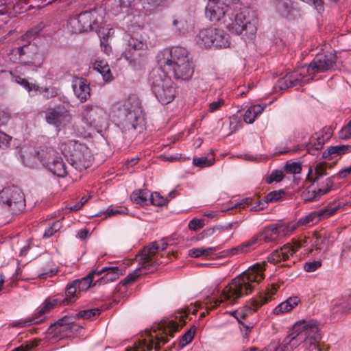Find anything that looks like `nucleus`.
I'll return each mask as SVG.
<instances>
[{"instance_id": "nucleus-1", "label": "nucleus", "mask_w": 351, "mask_h": 351, "mask_svg": "<svg viewBox=\"0 0 351 351\" xmlns=\"http://www.w3.org/2000/svg\"><path fill=\"white\" fill-rule=\"evenodd\" d=\"M161 72L171 73L173 76L182 80H189L194 73L193 62L189 57L187 50L181 47L166 48L158 56Z\"/></svg>"}, {"instance_id": "nucleus-2", "label": "nucleus", "mask_w": 351, "mask_h": 351, "mask_svg": "<svg viewBox=\"0 0 351 351\" xmlns=\"http://www.w3.org/2000/svg\"><path fill=\"white\" fill-rule=\"evenodd\" d=\"M265 262L257 263L232 279L223 288L221 300L235 302L243 295L251 293L254 289L253 283H259L265 278Z\"/></svg>"}, {"instance_id": "nucleus-3", "label": "nucleus", "mask_w": 351, "mask_h": 351, "mask_svg": "<svg viewBox=\"0 0 351 351\" xmlns=\"http://www.w3.org/2000/svg\"><path fill=\"white\" fill-rule=\"evenodd\" d=\"M186 312L180 315L179 322L170 320L168 322H163L158 324V328L153 330V333H149L147 337L135 343L133 348H130L125 351H152L153 348L156 351L159 350L162 346L167 341V336L173 337V333L178 332L186 324L185 318Z\"/></svg>"}, {"instance_id": "nucleus-4", "label": "nucleus", "mask_w": 351, "mask_h": 351, "mask_svg": "<svg viewBox=\"0 0 351 351\" xmlns=\"http://www.w3.org/2000/svg\"><path fill=\"white\" fill-rule=\"evenodd\" d=\"M328 237L320 232H313L311 237H304L301 241H295L293 245L287 243L273 252L268 257L269 262L277 263L287 260L300 247H306L309 253L314 250L320 251L326 245Z\"/></svg>"}, {"instance_id": "nucleus-5", "label": "nucleus", "mask_w": 351, "mask_h": 351, "mask_svg": "<svg viewBox=\"0 0 351 351\" xmlns=\"http://www.w3.org/2000/svg\"><path fill=\"white\" fill-rule=\"evenodd\" d=\"M62 152L70 157L71 165L79 171L90 167L94 160L91 150L85 145L75 140H68L61 145Z\"/></svg>"}, {"instance_id": "nucleus-6", "label": "nucleus", "mask_w": 351, "mask_h": 351, "mask_svg": "<svg viewBox=\"0 0 351 351\" xmlns=\"http://www.w3.org/2000/svg\"><path fill=\"white\" fill-rule=\"evenodd\" d=\"M300 336V339H304L305 341H308L310 344L314 345L321 339L319 328L315 324L300 321L293 326L291 332L285 338L275 351H288L289 345Z\"/></svg>"}, {"instance_id": "nucleus-7", "label": "nucleus", "mask_w": 351, "mask_h": 351, "mask_svg": "<svg viewBox=\"0 0 351 351\" xmlns=\"http://www.w3.org/2000/svg\"><path fill=\"white\" fill-rule=\"evenodd\" d=\"M0 206L2 215H19L25 207V195L22 191L16 186L4 187L0 191Z\"/></svg>"}, {"instance_id": "nucleus-8", "label": "nucleus", "mask_w": 351, "mask_h": 351, "mask_svg": "<svg viewBox=\"0 0 351 351\" xmlns=\"http://www.w3.org/2000/svg\"><path fill=\"white\" fill-rule=\"evenodd\" d=\"M40 162L53 174L60 178L69 175L68 167L60 154L52 147H41L37 152Z\"/></svg>"}, {"instance_id": "nucleus-9", "label": "nucleus", "mask_w": 351, "mask_h": 351, "mask_svg": "<svg viewBox=\"0 0 351 351\" xmlns=\"http://www.w3.org/2000/svg\"><path fill=\"white\" fill-rule=\"evenodd\" d=\"M256 18L252 11L244 8L240 10L228 25L229 31L235 34L252 36L256 32Z\"/></svg>"}, {"instance_id": "nucleus-10", "label": "nucleus", "mask_w": 351, "mask_h": 351, "mask_svg": "<svg viewBox=\"0 0 351 351\" xmlns=\"http://www.w3.org/2000/svg\"><path fill=\"white\" fill-rule=\"evenodd\" d=\"M152 88L160 102L164 104L171 103L176 97V88L170 77L157 71L152 75Z\"/></svg>"}, {"instance_id": "nucleus-11", "label": "nucleus", "mask_w": 351, "mask_h": 351, "mask_svg": "<svg viewBox=\"0 0 351 351\" xmlns=\"http://www.w3.org/2000/svg\"><path fill=\"white\" fill-rule=\"evenodd\" d=\"M101 19L102 16L97 10L85 11L77 16L71 18L68 27L71 33L80 34L91 30L93 25H97Z\"/></svg>"}, {"instance_id": "nucleus-12", "label": "nucleus", "mask_w": 351, "mask_h": 351, "mask_svg": "<svg viewBox=\"0 0 351 351\" xmlns=\"http://www.w3.org/2000/svg\"><path fill=\"white\" fill-rule=\"evenodd\" d=\"M197 43L203 47H210L215 45L217 48H226L229 47L228 38L221 34L215 28H206L200 30Z\"/></svg>"}, {"instance_id": "nucleus-13", "label": "nucleus", "mask_w": 351, "mask_h": 351, "mask_svg": "<svg viewBox=\"0 0 351 351\" xmlns=\"http://www.w3.org/2000/svg\"><path fill=\"white\" fill-rule=\"evenodd\" d=\"M337 61V56L334 51H328L316 56L314 60L302 71L306 70L310 74L324 72L334 67Z\"/></svg>"}, {"instance_id": "nucleus-14", "label": "nucleus", "mask_w": 351, "mask_h": 351, "mask_svg": "<svg viewBox=\"0 0 351 351\" xmlns=\"http://www.w3.org/2000/svg\"><path fill=\"white\" fill-rule=\"evenodd\" d=\"M163 255L158 252L156 241L152 242L145 246L141 252L136 256V260L144 268L163 263Z\"/></svg>"}, {"instance_id": "nucleus-15", "label": "nucleus", "mask_w": 351, "mask_h": 351, "mask_svg": "<svg viewBox=\"0 0 351 351\" xmlns=\"http://www.w3.org/2000/svg\"><path fill=\"white\" fill-rule=\"evenodd\" d=\"M340 208L339 205L337 206H328L320 210L314 211L309 213L308 215L300 219L298 222L299 226H307L311 223H316L328 217L334 215Z\"/></svg>"}, {"instance_id": "nucleus-16", "label": "nucleus", "mask_w": 351, "mask_h": 351, "mask_svg": "<svg viewBox=\"0 0 351 351\" xmlns=\"http://www.w3.org/2000/svg\"><path fill=\"white\" fill-rule=\"evenodd\" d=\"M279 285L276 283H273L269 286L265 291V295H260L258 297L253 299L251 302V304L253 306V309L251 307L245 310V312L241 311L239 314L244 318L249 313L256 312L263 304L268 302L272 299V295H274L278 289Z\"/></svg>"}, {"instance_id": "nucleus-17", "label": "nucleus", "mask_w": 351, "mask_h": 351, "mask_svg": "<svg viewBox=\"0 0 351 351\" xmlns=\"http://www.w3.org/2000/svg\"><path fill=\"white\" fill-rule=\"evenodd\" d=\"M95 107L92 105H87L84 106V117L81 124L77 128V132L79 135L84 138H90L96 131V126L95 125V120H91V112L94 110Z\"/></svg>"}, {"instance_id": "nucleus-18", "label": "nucleus", "mask_w": 351, "mask_h": 351, "mask_svg": "<svg viewBox=\"0 0 351 351\" xmlns=\"http://www.w3.org/2000/svg\"><path fill=\"white\" fill-rule=\"evenodd\" d=\"M58 304V300L57 299L48 298L44 301L41 308L34 316L32 317L29 320L13 323L12 326L24 327L29 325V324L32 322L34 324H38L41 322V319L38 320V319L43 315L48 313L51 310L57 306Z\"/></svg>"}, {"instance_id": "nucleus-19", "label": "nucleus", "mask_w": 351, "mask_h": 351, "mask_svg": "<svg viewBox=\"0 0 351 351\" xmlns=\"http://www.w3.org/2000/svg\"><path fill=\"white\" fill-rule=\"evenodd\" d=\"M227 10L228 5L223 0L211 1L207 3L206 13L211 21H219L223 18Z\"/></svg>"}, {"instance_id": "nucleus-20", "label": "nucleus", "mask_w": 351, "mask_h": 351, "mask_svg": "<svg viewBox=\"0 0 351 351\" xmlns=\"http://www.w3.org/2000/svg\"><path fill=\"white\" fill-rule=\"evenodd\" d=\"M95 272L97 276H100L103 274L104 275L94 283L93 286L112 282L118 279L122 275L121 269L118 267H105L101 269H95Z\"/></svg>"}, {"instance_id": "nucleus-21", "label": "nucleus", "mask_w": 351, "mask_h": 351, "mask_svg": "<svg viewBox=\"0 0 351 351\" xmlns=\"http://www.w3.org/2000/svg\"><path fill=\"white\" fill-rule=\"evenodd\" d=\"M73 323V317L69 315L64 316L54 324H51L48 329L49 332L54 333L55 335L65 332L66 335H67L69 331H71L77 326L74 325Z\"/></svg>"}, {"instance_id": "nucleus-22", "label": "nucleus", "mask_w": 351, "mask_h": 351, "mask_svg": "<svg viewBox=\"0 0 351 351\" xmlns=\"http://www.w3.org/2000/svg\"><path fill=\"white\" fill-rule=\"evenodd\" d=\"M73 89L81 102H85L90 97V88L86 79L75 77L73 82Z\"/></svg>"}, {"instance_id": "nucleus-23", "label": "nucleus", "mask_w": 351, "mask_h": 351, "mask_svg": "<svg viewBox=\"0 0 351 351\" xmlns=\"http://www.w3.org/2000/svg\"><path fill=\"white\" fill-rule=\"evenodd\" d=\"M333 186V182L330 178H327L325 183L321 185L317 190L308 189L303 193V199L306 202H311L318 199L322 195L328 193Z\"/></svg>"}, {"instance_id": "nucleus-24", "label": "nucleus", "mask_w": 351, "mask_h": 351, "mask_svg": "<svg viewBox=\"0 0 351 351\" xmlns=\"http://www.w3.org/2000/svg\"><path fill=\"white\" fill-rule=\"evenodd\" d=\"M36 48L34 46L29 45H25L22 47H19L13 49L10 53L12 58L14 59V61L21 60L23 56L27 55L29 57L32 56H36V58L38 59V64L40 65L43 62L42 56L36 51Z\"/></svg>"}, {"instance_id": "nucleus-25", "label": "nucleus", "mask_w": 351, "mask_h": 351, "mask_svg": "<svg viewBox=\"0 0 351 351\" xmlns=\"http://www.w3.org/2000/svg\"><path fill=\"white\" fill-rule=\"evenodd\" d=\"M324 144V140L315 134V135H312L310 137L309 141L307 143H304L300 145H298L295 147L292 151L293 152H296L306 148L309 154H314L313 151H317L321 149Z\"/></svg>"}, {"instance_id": "nucleus-26", "label": "nucleus", "mask_w": 351, "mask_h": 351, "mask_svg": "<svg viewBox=\"0 0 351 351\" xmlns=\"http://www.w3.org/2000/svg\"><path fill=\"white\" fill-rule=\"evenodd\" d=\"M140 104L141 103L137 96L136 95H131L119 107V110L122 112L123 115L128 116L140 108Z\"/></svg>"}, {"instance_id": "nucleus-27", "label": "nucleus", "mask_w": 351, "mask_h": 351, "mask_svg": "<svg viewBox=\"0 0 351 351\" xmlns=\"http://www.w3.org/2000/svg\"><path fill=\"white\" fill-rule=\"evenodd\" d=\"M254 237L258 238V242L263 241L265 243L275 242L280 239L276 226L266 228L261 233Z\"/></svg>"}, {"instance_id": "nucleus-28", "label": "nucleus", "mask_w": 351, "mask_h": 351, "mask_svg": "<svg viewBox=\"0 0 351 351\" xmlns=\"http://www.w3.org/2000/svg\"><path fill=\"white\" fill-rule=\"evenodd\" d=\"M258 243V238L252 237L251 239L235 247L228 250L225 252L226 256H234L237 254H246L251 251L252 247Z\"/></svg>"}, {"instance_id": "nucleus-29", "label": "nucleus", "mask_w": 351, "mask_h": 351, "mask_svg": "<svg viewBox=\"0 0 351 351\" xmlns=\"http://www.w3.org/2000/svg\"><path fill=\"white\" fill-rule=\"evenodd\" d=\"M326 169L327 164L325 162L318 163L315 167H311L308 169L306 180L311 182H315L326 174Z\"/></svg>"}, {"instance_id": "nucleus-30", "label": "nucleus", "mask_w": 351, "mask_h": 351, "mask_svg": "<svg viewBox=\"0 0 351 351\" xmlns=\"http://www.w3.org/2000/svg\"><path fill=\"white\" fill-rule=\"evenodd\" d=\"M94 69L97 71L103 77L105 82H110L112 80L113 76L108 64L101 60H96L94 63Z\"/></svg>"}, {"instance_id": "nucleus-31", "label": "nucleus", "mask_w": 351, "mask_h": 351, "mask_svg": "<svg viewBox=\"0 0 351 351\" xmlns=\"http://www.w3.org/2000/svg\"><path fill=\"white\" fill-rule=\"evenodd\" d=\"M76 283L77 281L73 280L67 285L65 289L66 298L62 300L63 304L67 305L73 303L76 300L77 295L79 293Z\"/></svg>"}, {"instance_id": "nucleus-32", "label": "nucleus", "mask_w": 351, "mask_h": 351, "mask_svg": "<svg viewBox=\"0 0 351 351\" xmlns=\"http://www.w3.org/2000/svg\"><path fill=\"white\" fill-rule=\"evenodd\" d=\"M265 107L261 105H254L250 107L245 112L243 120L247 123H252L256 117L261 114Z\"/></svg>"}, {"instance_id": "nucleus-33", "label": "nucleus", "mask_w": 351, "mask_h": 351, "mask_svg": "<svg viewBox=\"0 0 351 351\" xmlns=\"http://www.w3.org/2000/svg\"><path fill=\"white\" fill-rule=\"evenodd\" d=\"M95 270L91 271L86 276L81 279H77L74 281H77V286L78 289V293L81 291H86L90 286L95 276Z\"/></svg>"}, {"instance_id": "nucleus-34", "label": "nucleus", "mask_w": 351, "mask_h": 351, "mask_svg": "<svg viewBox=\"0 0 351 351\" xmlns=\"http://www.w3.org/2000/svg\"><path fill=\"white\" fill-rule=\"evenodd\" d=\"M350 150L351 147L349 145H340L336 146H331L329 148H328L327 152H324L323 156L325 158L329 156H336L349 152Z\"/></svg>"}, {"instance_id": "nucleus-35", "label": "nucleus", "mask_w": 351, "mask_h": 351, "mask_svg": "<svg viewBox=\"0 0 351 351\" xmlns=\"http://www.w3.org/2000/svg\"><path fill=\"white\" fill-rule=\"evenodd\" d=\"M149 196V193L147 190H138L134 191L131 195L130 199L132 202L143 205L146 204L147 197Z\"/></svg>"}, {"instance_id": "nucleus-36", "label": "nucleus", "mask_w": 351, "mask_h": 351, "mask_svg": "<svg viewBox=\"0 0 351 351\" xmlns=\"http://www.w3.org/2000/svg\"><path fill=\"white\" fill-rule=\"evenodd\" d=\"M300 226L298 222L295 223L276 225L280 238L289 235Z\"/></svg>"}, {"instance_id": "nucleus-37", "label": "nucleus", "mask_w": 351, "mask_h": 351, "mask_svg": "<svg viewBox=\"0 0 351 351\" xmlns=\"http://www.w3.org/2000/svg\"><path fill=\"white\" fill-rule=\"evenodd\" d=\"M299 82L298 78H295V75H287L285 77L278 81V84L281 89L287 88L296 86Z\"/></svg>"}, {"instance_id": "nucleus-38", "label": "nucleus", "mask_w": 351, "mask_h": 351, "mask_svg": "<svg viewBox=\"0 0 351 351\" xmlns=\"http://www.w3.org/2000/svg\"><path fill=\"white\" fill-rule=\"evenodd\" d=\"M249 307H251L252 309H253V306H252V304H250V305H246L243 307V309H241V311H237L235 312L236 313V318L238 319L239 322L241 324V330L244 331L245 335H247L250 331H251V329L252 328V325H247V324H244L242 322H241V319H245L248 315L250 314H252L253 313H247V315L244 317L243 318L242 317H241V315L239 314V313H241V311L243 312H245V310L249 308Z\"/></svg>"}, {"instance_id": "nucleus-39", "label": "nucleus", "mask_w": 351, "mask_h": 351, "mask_svg": "<svg viewBox=\"0 0 351 351\" xmlns=\"http://www.w3.org/2000/svg\"><path fill=\"white\" fill-rule=\"evenodd\" d=\"M100 314V311L98 308H93V309H88V310H84L80 311L78 313H77L73 317L74 319H79V318H83V319H90L93 317L98 316Z\"/></svg>"}, {"instance_id": "nucleus-40", "label": "nucleus", "mask_w": 351, "mask_h": 351, "mask_svg": "<svg viewBox=\"0 0 351 351\" xmlns=\"http://www.w3.org/2000/svg\"><path fill=\"white\" fill-rule=\"evenodd\" d=\"M60 116V113L56 109L49 108L46 111V120L49 124H56L59 121Z\"/></svg>"}, {"instance_id": "nucleus-41", "label": "nucleus", "mask_w": 351, "mask_h": 351, "mask_svg": "<svg viewBox=\"0 0 351 351\" xmlns=\"http://www.w3.org/2000/svg\"><path fill=\"white\" fill-rule=\"evenodd\" d=\"M195 332L196 327L193 326L182 336L180 346L181 347H184L188 343H191L194 338Z\"/></svg>"}, {"instance_id": "nucleus-42", "label": "nucleus", "mask_w": 351, "mask_h": 351, "mask_svg": "<svg viewBox=\"0 0 351 351\" xmlns=\"http://www.w3.org/2000/svg\"><path fill=\"white\" fill-rule=\"evenodd\" d=\"M284 170L287 173L298 174L300 173L302 171V165L300 162H288L285 165Z\"/></svg>"}, {"instance_id": "nucleus-43", "label": "nucleus", "mask_w": 351, "mask_h": 351, "mask_svg": "<svg viewBox=\"0 0 351 351\" xmlns=\"http://www.w3.org/2000/svg\"><path fill=\"white\" fill-rule=\"evenodd\" d=\"M215 162V159H208L206 157L193 158V163L196 167H206L212 166Z\"/></svg>"}, {"instance_id": "nucleus-44", "label": "nucleus", "mask_w": 351, "mask_h": 351, "mask_svg": "<svg viewBox=\"0 0 351 351\" xmlns=\"http://www.w3.org/2000/svg\"><path fill=\"white\" fill-rule=\"evenodd\" d=\"M285 191L283 190L274 191L269 192L265 197V201L267 203L277 202L280 199L282 196L285 195Z\"/></svg>"}, {"instance_id": "nucleus-45", "label": "nucleus", "mask_w": 351, "mask_h": 351, "mask_svg": "<svg viewBox=\"0 0 351 351\" xmlns=\"http://www.w3.org/2000/svg\"><path fill=\"white\" fill-rule=\"evenodd\" d=\"M224 302H228L229 303H234V302H230L229 300H221V295H220V298L219 299H216L215 300L210 302L209 304L208 302H206V304L208 305L206 307V312H203L200 315V318H203L206 316V314L208 313L209 311L215 309L220 303Z\"/></svg>"}, {"instance_id": "nucleus-46", "label": "nucleus", "mask_w": 351, "mask_h": 351, "mask_svg": "<svg viewBox=\"0 0 351 351\" xmlns=\"http://www.w3.org/2000/svg\"><path fill=\"white\" fill-rule=\"evenodd\" d=\"M150 200L153 205L157 206H162L167 203V199L157 192H155L150 195Z\"/></svg>"}, {"instance_id": "nucleus-47", "label": "nucleus", "mask_w": 351, "mask_h": 351, "mask_svg": "<svg viewBox=\"0 0 351 351\" xmlns=\"http://www.w3.org/2000/svg\"><path fill=\"white\" fill-rule=\"evenodd\" d=\"M62 227V223L60 221H57L51 225L47 230H45L43 237L49 238L53 236L57 231H58Z\"/></svg>"}, {"instance_id": "nucleus-48", "label": "nucleus", "mask_w": 351, "mask_h": 351, "mask_svg": "<svg viewBox=\"0 0 351 351\" xmlns=\"http://www.w3.org/2000/svg\"><path fill=\"white\" fill-rule=\"evenodd\" d=\"M205 226L204 220L197 218L193 219L189 223V228L193 231H198Z\"/></svg>"}, {"instance_id": "nucleus-49", "label": "nucleus", "mask_w": 351, "mask_h": 351, "mask_svg": "<svg viewBox=\"0 0 351 351\" xmlns=\"http://www.w3.org/2000/svg\"><path fill=\"white\" fill-rule=\"evenodd\" d=\"M322 266L321 261H313L306 262L304 265V269L307 272L315 271L317 269Z\"/></svg>"}, {"instance_id": "nucleus-50", "label": "nucleus", "mask_w": 351, "mask_h": 351, "mask_svg": "<svg viewBox=\"0 0 351 351\" xmlns=\"http://www.w3.org/2000/svg\"><path fill=\"white\" fill-rule=\"evenodd\" d=\"M339 138L344 140L351 138V120L340 130Z\"/></svg>"}, {"instance_id": "nucleus-51", "label": "nucleus", "mask_w": 351, "mask_h": 351, "mask_svg": "<svg viewBox=\"0 0 351 351\" xmlns=\"http://www.w3.org/2000/svg\"><path fill=\"white\" fill-rule=\"evenodd\" d=\"M284 178V173L280 170H276L273 171L269 177L267 178V183L271 184V182H280Z\"/></svg>"}, {"instance_id": "nucleus-52", "label": "nucleus", "mask_w": 351, "mask_h": 351, "mask_svg": "<svg viewBox=\"0 0 351 351\" xmlns=\"http://www.w3.org/2000/svg\"><path fill=\"white\" fill-rule=\"evenodd\" d=\"M173 25L180 32L185 31L187 29V22L182 18L175 19L173 21Z\"/></svg>"}, {"instance_id": "nucleus-53", "label": "nucleus", "mask_w": 351, "mask_h": 351, "mask_svg": "<svg viewBox=\"0 0 351 351\" xmlns=\"http://www.w3.org/2000/svg\"><path fill=\"white\" fill-rule=\"evenodd\" d=\"M18 83L21 85L23 86L29 92L31 91H38L39 90V87L34 84H30L28 82V81L25 79L19 78L17 80Z\"/></svg>"}, {"instance_id": "nucleus-54", "label": "nucleus", "mask_w": 351, "mask_h": 351, "mask_svg": "<svg viewBox=\"0 0 351 351\" xmlns=\"http://www.w3.org/2000/svg\"><path fill=\"white\" fill-rule=\"evenodd\" d=\"M139 274H137L136 271H134L132 273H130V274H128L126 278H125L121 282L120 284L124 287V286H126L127 285H129V284H131L134 282H135L138 277Z\"/></svg>"}, {"instance_id": "nucleus-55", "label": "nucleus", "mask_w": 351, "mask_h": 351, "mask_svg": "<svg viewBox=\"0 0 351 351\" xmlns=\"http://www.w3.org/2000/svg\"><path fill=\"white\" fill-rule=\"evenodd\" d=\"M38 343L36 341H30L26 343L25 345H21V346L15 348L12 351H29L32 348L38 346Z\"/></svg>"}, {"instance_id": "nucleus-56", "label": "nucleus", "mask_w": 351, "mask_h": 351, "mask_svg": "<svg viewBox=\"0 0 351 351\" xmlns=\"http://www.w3.org/2000/svg\"><path fill=\"white\" fill-rule=\"evenodd\" d=\"M129 45L133 49L140 50L147 49V44L143 41L137 40L133 38L129 40Z\"/></svg>"}, {"instance_id": "nucleus-57", "label": "nucleus", "mask_w": 351, "mask_h": 351, "mask_svg": "<svg viewBox=\"0 0 351 351\" xmlns=\"http://www.w3.org/2000/svg\"><path fill=\"white\" fill-rule=\"evenodd\" d=\"M43 92L44 93L43 96L46 99L56 97L59 95L58 89L55 87L45 88Z\"/></svg>"}, {"instance_id": "nucleus-58", "label": "nucleus", "mask_w": 351, "mask_h": 351, "mask_svg": "<svg viewBox=\"0 0 351 351\" xmlns=\"http://www.w3.org/2000/svg\"><path fill=\"white\" fill-rule=\"evenodd\" d=\"M290 311L291 309L287 305V304L285 302H282L274 308V313L276 315H278L280 313L289 312Z\"/></svg>"}, {"instance_id": "nucleus-59", "label": "nucleus", "mask_w": 351, "mask_h": 351, "mask_svg": "<svg viewBox=\"0 0 351 351\" xmlns=\"http://www.w3.org/2000/svg\"><path fill=\"white\" fill-rule=\"evenodd\" d=\"M285 302L287 304L290 309L292 310L295 306H296L299 304L300 300L298 297L294 296L289 298Z\"/></svg>"}, {"instance_id": "nucleus-60", "label": "nucleus", "mask_w": 351, "mask_h": 351, "mask_svg": "<svg viewBox=\"0 0 351 351\" xmlns=\"http://www.w3.org/2000/svg\"><path fill=\"white\" fill-rule=\"evenodd\" d=\"M223 104V101L222 99H218L217 101H213L209 104V112H213L220 108V107Z\"/></svg>"}, {"instance_id": "nucleus-61", "label": "nucleus", "mask_w": 351, "mask_h": 351, "mask_svg": "<svg viewBox=\"0 0 351 351\" xmlns=\"http://www.w3.org/2000/svg\"><path fill=\"white\" fill-rule=\"evenodd\" d=\"M189 255L191 257L198 258L200 256H204V251L203 248H193L189 250Z\"/></svg>"}, {"instance_id": "nucleus-62", "label": "nucleus", "mask_w": 351, "mask_h": 351, "mask_svg": "<svg viewBox=\"0 0 351 351\" xmlns=\"http://www.w3.org/2000/svg\"><path fill=\"white\" fill-rule=\"evenodd\" d=\"M10 140L11 138L9 136L0 131V147H7Z\"/></svg>"}, {"instance_id": "nucleus-63", "label": "nucleus", "mask_w": 351, "mask_h": 351, "mask_svg": "<svg viewBox=\"0 0 351 351\" xmlns=\"http://www.w3.org/2000/svg\"><path fill=\"white\" fill-rule=\"evenodd\" d=\"M351 174V165L341 169L338 173L337 177L339 178H344L348 175Z\"/></svg>"}, {"instance_id": "nucleus-64", "label": "nucleus", "mask_w": 351, "mask_h": 351, "mask_svg": "<svg viewBox=\"0 0 351 351\" xmlns=\"http://www.w3.org/2000/svg\"><path fill=\"white\" fill-rule=\"evenodd\" d=\"M163 160L167 161H174V160H180L182 159V156L181 154H178L176 156H162Z\"/></svg>"}]
</instances>
